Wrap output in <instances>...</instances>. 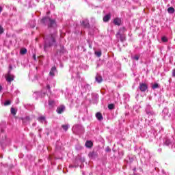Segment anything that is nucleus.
Instances as JSON below:
<instances>
[{"label": "nucleus", "instance_id": "aec40b11", "mask_svg": "<svg viewBox=\"0 0 175 175\" xmlns=\"http://www.w3.org/2000/svg\"><path fill=\"white\" fill-rule=\"evenodd\" d=\"M95 55L96 57H101L102 56V51H96Z\"/></svg>", "mask_w": 175, "mask_h": 175}, {"label": "nucleus", "instance_id": "7ed1b4c3", "mask_svg": "<svg viewBox=\"0 0 175 175\" xmlns=\"http://www.w3.org/2000/svg\"><path fill=\"white\" fill-rule=\"evenodd\" d=\"M125 32H126V29L125 27H121L116 33V37L120 38L121 42H125L126 40V36L124 34Z\"/></svg>", "mask_w": 175, "mask_h": 175}, {"label": "nucleus", "instance_id": "f8f14e48", "mask_svg": "<svg viewBox=\"0 0 175 175\" xmlns=\"http://www.w3.org/2000/svg\"><path fill=\"white\" fill-rule=\"evenodd\" d=\"M55 72H57V68L55 66L52 67L49 72L50 76H55Z\"/></svg>", "mask_w": 175, "mask_h": 175}, {"label": "nucleus", "instance_id": "6e6552de", "mask_svg": "<svg viewBox=\"0 0 175 175\" xmlns=\"http://www.w3.org/2000/svg\"><path fill=\"white\" fill-rule=\"evenodd\" d=\"M64 110H65V106L61 105L60 107H57V113L58 114H62V113H64Z\"/></svg>", "mask_w": 175, "mask_h": 175}, {"label": "nucleus", "instance_id": "c756f323", "mask_svg": "<svg viewBox=\"0 0 175 175\" xmlns=\"http://www.w3.org/2000/svg\"><path fill=\"white\" fill-rule=\"evenodd\" d=\"M172 77H175V68L172 70Z\"/></svg>", "mask_w": 175, "mask_h": 175}, {"label": "nucleus", "instance_id": "6ab92c4d", "mask_svg": "<svg viewBox=\"0 0 175 175\" xmlns=\"http://www.w3.org/2000/svg\"><path fill=\"white\" fill-rule=\"evenodd\" d=\"M152 90L159 88V85L158 83H154V85H152Z\"/></svg>", "mask_w": 175, "mask_h": 175}, {"label": "nucleus", "instance_id": "4468645a", "mask_svg": "<svg viewBox=\"0 0 175 175\" xmlns=\"http://www.w3.org/2000/svg\"><path fill=\"white\" fill-rule=\"evenodd\" d=\"M85 145L88 148H91L94 146V144L91 141H87Z\"/></svg>", "mask_w": 175, "mask_h": 175}, {"label": "nucleus", "instance_id": "393cba45", "mask_svg": "<svg viewBox=\"0 0 175 175\" xmlns=\"http://www.w3.org/2000/svg\"><path fill=\"white\" fill-rule=\"evenodd\" d=\"M10 100H7L4 103V106H9V105H10Z\"/></svg>", "mask_w": 175, "mask_h": 175}, {"label": "nucleus", "instance_id": "7c9ffc66", "mask_svg": "<svg viewBox=\"0 0 175 175\" xmlns=\"http://www.w3.org/2000/svg\"><path fill=\"white\" fill-rule=\"evenodd\" d=\"M2 90H3L2 85H0V92L2 91Z\"/></svg>", "mask_w": 175, "mask_h": 175}, {"label": "nucleus", "instance_id": "f257e3e1", "mask_svg": "<svg viewBox=\"0 0 175 175\" xmlns=\"http://www.w3.org/2000/svg\"><path fill=\"white\" fill-rule=\"evenodd\" d=\"M57 38V31H55L53 33H51L46 36H44V50L46 51L47 48L51 47L54 46L55 43H56L57 40H55Z\"/></svg>", "mask_w": 175, "mask_h": 175}, {"label": "nucleus", "instance_id": "b1692460", "mask_svg": "<svg viewBox=\"0 0 175 175\" xmlns=\"http://www.w3.org/2000/svg\"><path fill=\"white\" fill-rule=\"evenodd\" d=\"M44 120H46V118H44V116H40V118H38V121H44Z\"/></svg>", "mask_w": 175, "mask_h": 175}, {"label": "nucleus", "instance_id": "f03ea898", "mask_svg": "<svg viewBox=\"0 0 175 175\" xmlns=\"http://www.w3.org/2000/svg\"><path fill=\"white\" fill-rule=\"evenodd\" d=\"M42 24L44 25H48V28H53L54 27H57V23L55 22V19H51V18L46 16L43 18L41 20Z\"/></svg>", "mask_w": 175, "mask_h": 175}, {"label": "nucleus", "instance_id": "20e7f679", "mask_svg": "<svg viewBox=\"0 0 175 175\" xmlns=\"http://www.w3.org/2000/svg\"><path fill=\"white\" fill-rule=\"evenodd\" d=\"M148 90V85L146 83H139V90L141 92H146Z\"/></svg>", "mask_w": 175, "mask_h": 175}, {"label": "nucleus", "instance_id": "9b49d317", "mask_svg": "<svg viewBox=\"0 0 175 175\" xmlns=\"http://www.w3.org/2000/svg\"><path fill=\"white\" fill-rule=\"evenodd\" d=\"M96 81H97V83H102V81H103V78L102 77V76L97 75L95 77Z\"/></svg>", "mask_w": 175, "mask_h": 175}, {"label": "nucleus", "instance_id": "2f4dec72", "mask_svg": "<svg viewBox=\"0 0 175 175\" xmlns=\"http://www.w3.org/2000/svg\"><path fill=\"white\" fill-rule=\"evenodd\" d=\"M12 69H13V67H12V66H10V70H12Z\"/></svg>", "mask_w": 175, "mask_h": 175}, {"label": "nucleus", "instance_id": "412c9836", "mask_svg": "<svg viewBox=\"0 0 175 175\" xmlns=\"http://www.w3.org/2000/svg\"><path fill=\"white\" fill-rule=\"evenodd\" d=\"M108 109L109 110H113L114 109V104H109V105H108Z\"/></svg>", "mask_w": 175, "mask_h": 175}, {"label": "nucleus", "instance_id": "dca6fc26", "mask_svg": "<svg viewBox=\"0 0 175 175\" xmlns=\"http://www.w3.org/2000/svg\"><path fill=\"white\" fill-rule=\"evenodd\" d=\"M20 53L21 54V55H25V54H27V49L22 48L20 51Z\"/></svg>", "mask_w": 175, "mask_h": 175}, {"label": "nucleus", "instance_id": "423d86ee", "mask_svg": "<svg viewBox=\"0 0 175 175\" xmlns=\"http://www.w3.org/2000/svg\"><path fill=\"white\" fill-rule=\"evenodd\" d=\"M5 79L6 81H8V83H12V81H14V76L8 74L7 75H5Z\"/></svg>", "mask_w": 175, "mask_h": 175}, {"label": "nucleus", "instance_id": "9d476101", "mask_svg": "<svg viewBox=\"0 0 175 175\" xmlns=\"http://www.w3.org/2000/svg\"><path fill=\"white\" fill-rule=\"evenodd\" d=\"M111 18V15L110 14H108L103 17V20L104 23H107Z\"/></svg>", "mask_w": 175, "mask_h": 175}, {"label": "nucleus", "instance_id": "39448f33", "mask_svg": "<svg viewBox=\"0 0 175 175\" xmlns=\"http://www.w3.org/2000/svg\"><path fill=\"white\" fill-rule=\"evenodd\" d=\"M81 25L83 27V28H90V22L88 20H84L81 22Z\"/></svg>", "mask_w": 175, "mask_h": 175}, {"label": "nucleus", "instance_id": "4be33fe9", "mask_svg": "<svg viewBox=\"0 0 175 175\" xmlns=\"http://www.w3.org/2000/svg\"><path fill=\"white\" fill-rule=\"evenodd\" d=\"M146 114H148V116H154V111L146 110Z\"/></svg>", "mask_w": 175, "mask_h": 175}, {"label": "nucleus", "instance_id": "0eeeda50", "mask_svg": "<svg viewBox=\"0 0 175 175\" xmlns=\"http://www.w3.org/2000/svg\"><path fill=\"white\" fill-rule=\"evenodd\" d=\"M89 157L92 159H95V158H98V153L96 152H90L88 154Z\"/></svg>", "mask_w": 175, "mask_h": 175}, {"label": "nucleus", "instance_id": "cd10ccee", "mask_svg": "<svg viewBox=\"0 0 175 175\" xmlns=\"http://www.w3.org/2000/svg\"><path fill=\"white\" fill-rule=\"evenodd\" d=\"M46 88L49 90V92H51L50 85H46Z\"/></svg>", "mask_w": 175, "mask_h": 175}, {"label": "nucleus", "instance_id": "1a4fd4ad", "mask_svg": "<svg viewBox=\"0 0 175 175\" xmlns=\"http://www.w3.org/2000/svg\"><path fill=\"white\" fill-rule=\"evenodd\" d=\"M113 24L115 25H118V27H120V25H121V18H116L113 19Z\"/></svg>", "mask_w": 175, "mask_h": 175}, {"label": "nucleus", "instance_id": "f704fd0d", "mask_svg": "<svg viewBox=\"0 0 175 175\" xmlns=\"http://www.w3.org/2000/svg\"><path fill=\"white\" fill-rule=\"evenodd\" d=\"M32 28H35V26H33Z\"/></svg>", "mask_w": 175, "mask_h": 175}, {"label": "nucleus", "instance_id": "72a5a7b5", "mask_svg": "<svg viewBox=\"0 0 175 175\" xmlns=\"http://www.w3.org/2000/svg\"><path fill=\"white\" fill-rule=\"evenodd\" d=\"M33 58H34V59H36V56L33 55Z\"/></svg>", "mask_w": 175, "mask_h": 175}, {"label": "nucleus", "instance_id": "2eb2a0df", "mask_svg": "<svg viewBox=\"0 0 175 175\" xmlns=\"http://www.w3.org/2000/svg\"><path fill=\"white\" fill-rule=\"evenodd\" d=\"M174 12H175L174 8H173V7L168 8L167 12L170 13V14H173V13H174Z\"/></svg>", "mask_w": 175, "mask_h": 175}, {"label": "nucleus", "instance_id": "bb28decb", "mask_svg": "<svg viewBox=\"0 0 175 175\" xmlns=\"http://www.w3.org/2000/svg\"><path fill=\"white\" fill-rule=\"evenodd\" d=\"M139 56L138 55H135L133 57V59H135V61H139Z\"/></svg>", "mask_w": 175, "mask_h": 175}, {"label": "nucleus", "instance_id": "c85d7f7f", "mask_svg": "<svg viewBox=\"0 0 175 175\" xmlns=\"http://www.w3.org/2000/svg\"><path fill=\"white\" fill-rule=\"evenodd\" d=\"M49 105H50V106H51L52 105H54V102L53 100H49Z\"/></svg>", "mask_w": 175, "mask_h": 175}, {"label": "nucleus", "instance_id": "473e14b6", "mask_svg": "<svg viewBox=\"0 0 175 175\" xmlns=\"http://www.w3.org/2000/svg\"><path fill=\"white\" fill-rule=\"evenodd\" d=\"M46 96V93H43L42 94V96Z\"/></svg>", "mask_w": 175, "mask_h": 175}, {"label": "nucleus", "instance_id": "a878e982", "mask_svg": "<svg viewBox=\"0 0 175 175\" xmlns=\"http://www.w3.org/2000/svg\"><path fill=\"white\" fill-rule=\"evenodd\" d=\"M3 32V27L0 25V35H2V33Z\"/></svg>", "mask_w": 175, "mask_h": 175}, {"label": "nucleus", "instance_id": "5701e85b", "mask_svg": "<svg viewBox=\"0 0 175 175\" xmlns=\"http://www.w3.org/2000/svg\"><path fill=\"white\" fill-rule=\"evenodd\" d=\"M161 40H162V42H164V43H166L168 40H167V38L163 36L161 38Z\"/></svg>", "mask_w": 175, "mask_h": 175}, {"label": "nucleus", "instance_id": "ddd939ff", "mask_svg": "<svg viewBox=\"0 0 175 175\" xmlns=\"http://www.w3.org/2000/svg\"><path fill=\"white\" fill-rule=\"evenodd\" d=\"M96 117L98 121H102L103 120V116H102V113L100 112H97L96 113Z\"/></svg>", "mask_w": 175, "mask_h": 175}, {"label": "nucleus", "instance_id": "a211bd4d", "mask_svg": "<svg viewBox=\"0 0 175 175\" xmlns=\"http://www.w3.org/2000/svg\"><path fill=\"white\" fill-rule=\"evenodd\" d=\"M62 128L66 131H68V129H69V126H68V124L62 125Z\"/></svg>", "mask_w": 175, "mask_h": 175}, {"label": "nucleus", "instance_id": "f3484780", "mask_svg": "<svg viewBox=\"0 0 175 175\" xmlns=\"http://www.w3.org/2000/svg\"><path fill=\"white\" fill-rule=\"evenodd\" d=\"M11 113H12L13 116H16V114L17 113V111L16 110V109L12 107L11 108Z\"/></svg>", "mask_w": 175, "mask_h": 175}]
</instances>
